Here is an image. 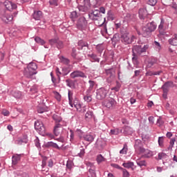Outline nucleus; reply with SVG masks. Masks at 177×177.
<instances>
[{
  "mask_svg": "<svg viewBox=\"0 0 177 177\" xmlns=\"http://www.w3.org/2000/svg\"><path fill=\"white\" fill-rule=\"evenodd\" d=\"M157 25L153 21L148 23L145 26L142 27V35L143 37H147L151 35L153 31H156Z\"/></svg>",
  "mask_w": 177,
  "mask_h": 177,
  "instance_id": "nucleus-1",
  "label": "nucleus"
},
{
  "mask_svg": "<svg viewBox=\"0 0 177 177\" xmlns=\"http://www.w3.org/2000/svg\"><path fill=\"white\" fill-rule=\"evenodd\" d=\"M37 68H38L37 64L34 62L29 63L27 68H26L24 71L25 77H26V78H32V75L37 74V71H35Z\"/></svg>",
  "mask_w": 177,
  "mask_h": 177,
  "instance_id": "nucleus-2",
  "label": "nucleus"
},
{
  "mask_svg": "<svg viewBox=\"0 0 177 177\" xmlns=\"http://www.w3.org/2000/svg\"><path fill=\"white\" fill-rule=\"evenodd\" d=\"M149 49V45H136L133 46L132 52L133 56H140L143 53H146L147 50Z\"/></svg>",
  "mask_w": 177,
  "mask_h": 177,
  "instance_id": "nucleus-3",
  "label": "nucleus"
},
{
  "mask_svg": "<svg viewBox=\"0 0 177 177\" xmlns=\"http://www.w3.org/2000/svg\"><path fill=\"white\" fill-rule=\"evenodd\" d=\"M109 92V89L107 88L101 87L98 88L96 92V99H97V100H103V99H106Z\"/></svg>",
  "mask_w": 177,
  "mask_h": 177,
  "instance_id": "nucleus-4",
  "label": "nucleus"
},
{
  "mask_svg": "<svg viewBox=\"0 0 177 177\" xmlns=\"http://www.w3.org/2000/svg\"><path fill=\"white\" fill-rule=\"evenodd\" d=\"M68 96L71 107H75L76 110H80L81 109V104L78 103V100L73 98V94L71 91H68Z\"/></svg>",
  "mask_w": 177,
  "mask_h": 177,
  "instance_id": "nucleus-5",
  "label": "nucleus"
},
{
  "mask_svg": "<svg viewBox=\"0 0 177 177\" xmlns=\"http://www.w3.org/2000/svg\"><path fill=\"white\" fill-rule=\"evenodd\" d=\"M135 38V36L129 35V33L124 32L121 35V41L124 45H129L131 42H133V39Z\"/></svg>",
  "mask_w": 177,
  "mask_h": 177,
  "instance_id": "nucleus-6",
  "label": "nucleus"
},
{
  "mask_svg": "<svg viewBox=\"0 0 177 177\" xmlns=\"http://www.w3.org/2000/svg\"><path fill=\"white\" fill-rule=\"evenodd\" d=\"M134 148L136 151L138 153V154H143L145 153V151L146 149L143 147V144L142 143V141L140 140H136L135 142Z\"/></svg>",
  "mask_w": 177,
  "mask_h": 177,
  "instance_id": "nucleus-7",
  "label": "nucleus"
},
{
  "mask_svg": "<svg viewBox=\"0 0 177 177\" xmlns=\"http://www.w3.org/2000/svg\"><path fill=\"white\" fill-rule=\"evenodd\" d=\"M88 18L90 20H93L94 21L96 20H100V19H102V14H100V11H99V10H95L88 14Z\"/></svg>",
  "mask_w": 177,
  "mask_h": 177,
  "instance_id": "nucleus-8",
  "label": "nucleus"
},
{
  "mask_svg": "<svg viewBox=\"0 0 177 177\" xmlns=\"http://www.w3.org/2000/svg\"><path fill=\"white\" fill-rule=\"evenodd\" d=\"M35 129L41 134L45 133V131H46L45 126H44V123L39 120H37L35 122Z\"/></svg>",
  "mask_w": 177,
  "mask_h": 177,
  "instance_id": "nucleus-9",
  "label": "nucleus"
},
{
  "mask_svg": "<svg viewBox=\"0 0 177 177\" xmlns=\"http://www.w3.org/2000/svg\"><path fill=\"white\" fill-rule=\"evenodd\" d=\"M71 78H87L86 74L82 71L76 70L71 73Z\"/></svg>",
  "mask_w": 177,
  "mask_h": 177,
  "instance_id": "nucleus-10",
  "label": "nucleus"
},
{
  "mask_svg": "<svg viewBox=\"0 0 177 177\" xmlns=\"http://www.w3.org/2000/svg\"><path fill=\"white\" fill-rule=\"evenodd\" d=\"M169 88H177L176 84H174L172 81L166 82L162 86V89L165 92H169Z\"/></svg>",
  "mask_w": 177,
  "mask_h": 177,
  "instance_id": "nucleus-11",
  "label": "nucleus"
},
{
  "mask_svg": "<svg viewBox=\"0 0 177 177\" xmlns=\"http://www.w3.org/2000/svg\"><path fill=\"white\" fill-rule=\"evenodd\" d=\"M66 125V124L57 123L54 127V135L55 136H59L62 135V132L63 131V128L62 127Z\"/></svg>",
  "mask_w": 177,
  "mask_h": 177,
  "instance_id": "nucleus-12",
  "label": "nucleus"
},
{
  "mask_svg": "<svg viewBox=\"0 0 177 177\" xmlns=\"http://www.w3.org/2000/svg\"><path fill=\"white\" fill-rule=\"evenodd\" d=\"M84 4L83 6H79L80 12H88L91 9V3L89 0H84Z\"/></svg>",
  "mask_w": 177,
  "mask_h": 177,
  "instance_id": "nucleus-13",
  "label": "nucleus"
},
{
  "mask_svg": "<svg viewBox=\"0 0 177 177\" xmlns=\"http://www.w3.org/2000/svg\"><path fill=\"white\" fill-rule=\"evenodd\" d=\"M116 103L117 102L113 98H109L104 102V104L107 107V109H112V107L115 106Z\"/></svg>",
  "mask_w": 177,
  "mask_h": 177,
  "instance_id": "nucleus-14",
  "label": "nucleus"
},
{
  "mask_svg": "<svg viewBox=\"0 0 177 177\" xmlns=\"http://www.w3.org/2000/svg\"><path fill=\"white\" fill-rule=\"evenodd\" d=\"M4 6H6V8L7 10H9L10 12L11 10H13V9H16L17 8V5H16L15 3L12 1H6L4 3Z\"/></svg>",
  "mask_w": 177,
  "mask_h": 177,
  "instance_id": "nucleus-15",
  "label": "nucleus"
},
{
  "mask_svg": "<svg viewBox=\"0 0 177 177\" xmlns=\"http://www.w3.org/2000/svg\"><path fill=\"white\" fill-rule=\"evenodd\" d=\"M122 129V133H123L124 135H132L133 133V129H132L129 126H124Z\"/></svg>",
  "mask_w": 177,
  "mask_h": 177,
  "instance_id": "nucleus-16",
  "label": "nucleus"
},
{
  "mask_svg": "<svg viewBox=\"0 0 177 177\" xmlns=\"http://www.w3.org/2000/svg\"><path fill=\"white\" fill-rule=\"evenodd\" d=\"M1 19L4 23H9V21H12L13 20V17L10 15L4 13L1 15Z\"/></svg>",
  "mask_w": 177,
  "mask_h": 177,
  "instance_id": "nucleus-17",
  "label": "nucleus"
},
{
  "mask_svg": "<svg viewBox=\"0 0 177 177\" xmlns=\"http://www.w3.org/2000/svg\"><path fill=\"white\" fill-rule=\"evenodd\" d=\"M88 24V22L86 21V19L85 17H82L79 19L78 22H77V27L78 28H82L85 27Z\"/></svg>",
  "mask_w": 177,
  "mask_h": 177,
  "instance_id": "nucleus-18",
  "label": "nucleus"
},
{
  "mask_svg": "<svg viewBox=\"0 0 177 177\" xmlns=\"http://www.w3.org/2000/svg\"><path fill=\"white\" fill-rule=\"evenodd\" d=\"M139 17L145 20L147 17V10L146 8H140L138 11Z\"/></svg>",
  "mask_w": 177,
  "mask_h": 177,
  "instance_id": "nucleus-19",
  "label": "nucleus"
},
{
  "mask_svg": "<svg viewBox=\"0 0 177 177\" xmlns=\"http://www.w3.org/2000/svg\"><path fill=\"white\" fill-rule=\"evenodd\" d=\"M135 19H136V15L133 14L127 13L124 16V20L126 21H135Z\"/></svg>",
  "mask_w": 177,
  "mask_h": 177,
  "instance_id": "nucleus-20",
  "label": "nucleus"
},
{
  "mask_svg": "<svg viewBox=\"0 0 177 177\" xmlns=\"http://www.w3.org/2000/svg\"><path fill=\"white\" fill-rule=\"evenodd\" d=\"M78 45V49L80 50L84 49V48H88L89 44H88V42L84 41L83 40H80L77 43Z\"/></svg>",
  "mask_w": 177,
  "mask_h": 177,
  "instance_id": "nucleus-21",
  "label": "nucleus"
},
{
  "mask_svg": "<svg viewBox=\"0 0 177 177\" xmlns=\"http://www.w3.org/2000/svg\"><path fill=\"white\" fill-rule=\"evenodd\" d=\"M20 160H21V154H16L12 156V161L13 165H17V162H19Z\"/></svg>",
  "mask_w": 177,
  "mask_h": 177,
  "instance_id": "nucleus-22",
  "label": "nucleus"
},
{
  "mask_svg": "<svg viewBox=\"0 0 177 177\" xmlns=\"http://www.w3.org/2000/svg\"><path fill=\"white\" fill-rule=\"evenodd\" d=\"M153 151H150L149 149H145L144 153H142V157L144 158H150V157H153Z\"/></svg>",
  "mask_w": 177,
  "mask_h": 177,
  "instance_id": "nucleus-23",
  "label": "nucleus"
},
{
  "mask_svg": "<svg viewBox=\"0 0 177 177\" xmlns=\"http://www.w3.org/2000/svg\"><path fill=\"white\" fill-rule=\"evenodd\" d=\"M53 119L54 121H55V125L56 124H66L63 120H62V118L56 114H54L53 115Z\"/></svg>",
  "mask_w": 177,
  "mask_h": 177,
  "instance_id": "nucleus-24",
  "label": "nucleus"
},
{
  "mask_svg": "<svg viewBox=\"0 0 177 177\" xmlns=\"http://www.w3.org/2000/svg\"><path fill=\"white\" fill-rule=\"evenodd\" d=\"M35 20H40L42 18V12L41 11H35L32 14Z\"/></svg>",
  "mask_w": 177,
  "mask_h": 177,
  "instance_id": "nucleus-25",
  "label": "nucleus"
},
{
  "mask_svg": "<svg viewBox=\"0 0 177 177\" xmlns=\"http://www.w3.org/2000/svg\"><path fill=\"white\" fill-rule=\"evenodd\" d=\"M45 146L46 147H53V149H57L58 150H60L59 145L53 142H48Z\"/></svg>",
  "mask_w": 177,
  "mask_h": 177,
  "instance_id": "nucleus-26",
  "label": "nucleus"
},
{
  "mask_svg": "<svg viewBox=\"0 0 177 177\" xmlns=\"http://www.w3.org/2000/svg\"><path fill=\"white\" fill-rule=\"evenodd\" d=\"M136 164L138 165V167H146L147 165V163L146 162V160H141L140 158H138L136 160Z\"/></svg>",
  "mask_w": 177,
  "mask_h": 177,
  "instance_id": "nucleus-27",
  "label": "nucleus"
},
{
  "mask_svg": "<svg viewBox=\"0 0 177 177\" xmlns=\"http://www.w3.org/2000/svg\"><path fill=\"white\" fill-rule=\"evenodd\" d=\"M84 140H86V142H92L93 140H95V136L92 134H87L84 136Z\"/></svg>",
  "mask_w": 177,
  "mask_h": 177,
  "instance_id": "nucleus-28",
  "label": "nucleus"
},
{
  "mask_svg": "<svg viewBox=\"0 0 177 177\" xmlns=\"http://www.w3.org/2000/svg\"><path fill=\"white\" fill-rule=\"evenodd\" d=\"M105 73L106 75H115V69L113 67L109 69H105Z\"/></svg>",
  "mask_w": 177,
  "mask_h": 177,
  "instance_id": "nucleus-29",
  "label": "nucleus"
},
{
  "mask_svg": "<svg viewBox=\"0 0 177 177\" xmlns=\"http://www.w3.org/2000/svg\"><path fill=\"white\" fill-rule=\"evenodd\" d=\"M122 129L115 128L113 129H111L110 135H119L120 133H122Z\"/></svg>",
  "mask_w": 177,
  "mask_h": 177,
  "instance_id": "nucleus-30",
  "label": "nucleus"
},
{
  "mask_svg": "<svg viewBox=\"0 0 177 177\" xmlns=\"http://www.w3.org/2000/svg\"><path fill=\"white\" fill-rule=\"evenodd\" d=\"M91 118H93V112L92 111H88L85 115V120L89 121Z\"/></svg>",
  "mask_w": 177,
  "mask_h": 177,
  "instance_id": "nucleus-31",
  "label": "nucleus"
},
{
  "mask_svg": "<svg viewBox=\"0 0 177 177\" xmlns=\"http://www.w3.org/2000/svg\"><path fill=\"white\" fill-rule=\"evenodd\" d=\"M122 165L124 168L129 169V168H133L134 163L133 162L128 161L127 162H124Z\"/></svg>",
  "mask_w": 177,
  "mask_h": 177,
  "instance_id": "nucleus-32",
  "label": "nucleus"
},
{
  "mask_svg": "<svg viewBox=\"0 0 177 177\" xmlns=\"http://www.w3.org/2000/svg\"><path fill=\"white\" fill-rule=\"evenodd\" d=\"M169 44L172 45L173 46H176L177 45V38L176 35H174V37L169 39Z\"/></svg>",
  "mask_w": 177,
  "mask_h": 177,
  "instance_id": "nucleus-33",
  "label": "nucleus"
},
{
  "mask_svg": "<svg viewBox=\"0 0 177 177\" xmlns=\"http://www.w3.org/2000/svg\"><path fill=\"white\" fill-rule=\"evenodd\" d=\"M59 38L51 39L48 40V42L51 46H57Z\"/></svg>",
  "mask_w": 177,
  "mask_h": 177,
  "instance_id": "nucleus-34",
  "label": "nucleus"
},
{
  "mask_svg": "<svg viewBox=\"0 0 177 177\" xmlns=\"http://www.w3.org/2000/svg\"><path fill=\"white\" fill-rule=\"evenodd\" d=\"M88 83H89V87L87 90V93H91V92L93 91V86H95V82L92 80H89Z\"/></svg>",
  "mask_w": 177,
  "mask_h": 177,
  "instance_id": "nucleus-35",
  "label": "nucleus"
},
{
  "mask_svg": "<svg viewBox=\"0 0 177 177\" xmlns=\"http://www.w3.org/2000/svg\"><path fill=\"white\" fill-rule=\"evenodd\" d=\"M66 82L67 86H69V88H75V83L74 82V81L71 80H66Z\"/></svg>",
  "mask_w": 177,
  "mask_h": 177,
  "instance_id": "nucleus-36",
  "label": "nucleus"
},
{
  "mask_svg": "<svg viewBox=\"0 0 177 177\" xmlns=\"http://www.w3.org/2000/svg\"><path fill=\"white\" fill-rule=\"evenodd\" d=\"M88 57H91V59H92L93 62H97V63H99V62H100V59L97 57V55H95V54H89L88 55Z\"/></svg>",
  "mask_w": 177,
  "mask_h": 177,
  "instance_id": "nucleus-37",
  "label": "nucleus"
},
{
  "mask_svg": "<svg viewBox=\"0 0 177 177\" xmlns=\"http://www.w3.org/2000/svg\"><path fill=\"white\" fill-rule=\"evenodd\" d=\"M132 62H133V64H134L135 67L136 68H138V67L139 66V61H138L137 55H133Z\"/></svg>",
  "mask_w": 177,
  "mask_h": 177,
  "instance_id": "nucleus-38",
  "label": "nucleus"
},
{
  "mask_svg": "<svg viewBox=\"0 0 177 177\" xmlns=\"http://www.w3.org/2000/svg\"><path fill=\"white\" fill-rule=\"evenodd\" d=\"M104 157H103V156H102V154L97 155V158H96V161L97 162V164H100V162H103V161H104Z\"/></svg>",
  "mask_w": 177,
  "mask_h": 177,
  "instance_id": "nucleus-39",
  "label": "nucleus"
},
{
  "mask_svg": "<svg viewBox=\"0 0 177 177\" xmlns=\"http://www.w3.org/2000/svg\"><path fill=\"white\" fill-rule=\"evenodd\" d=\"M70 71H71L67 67L62 68V76L64 77L65 75H67L69 74Z\"/></svg>",
  "mask_w": 177,
  "mask_h": 177,
  "instance_id": "nucleus-40",
  "label": "nucleus"
},
{
  "mask_svg": "<svg viewBox=\"0 0 177 177\" xmlns=\"http://www.w3.org/2000/svg\"><path fill=\"white\" fill-rule=\"evenodd\" d=\"M60 60H61V63H63L64 64H66V65L70 64V59H68L64 57H62L60 58Z\"/></svg>",
  "mask_w": 177,
  "mask_h": 177,
  "instance_id": "nucleus-41",
  "label": "nucleus"
},
{
  "mask_svg": "<svg viewBox=\"0 0 177 177\" xmlns=\"http://www.w3.org/2000/svg\"><path fill=\"white\" fill-rule=\"evenodd\" d=\"M12 96L16 99H20L21 97V92L20 91H14L12 93Z\"/></svg>",
  "mask_w": 177,
  "mask_h": 177,
  "instance_id": "nucleus-42",
  "label": "nucleus"
},
{
  "mask_svg": "<svg viewBox=\"0 0 177 177\" xmlns=\"http://www.w3.org/2000/svg\"><path fill=\"white\" fill-rule=\"evenodd\" d=\"M35 41L37 44H40V45H45V41L41 39L40 37H35Z\"/></svg>",
  "mask_w": 177,
  "mask_h": 177,
  "instance_id": "nucleus-43",
  "label": "nucleus"
},
{
  "mask_svg": "<svg viewBox=\"0 0 177 177\" xmlns=\"http://www.w3.org/2000/svg\"><path fill=\"white\" fill-rule=\"evenodd\" d=\"M127 151H128V145L127 144L124 145V147L122 150H120V154H127Z\"/></svg>",
  "mask_w": 177,
  "mask_h": 177,
  "instance_id": "nucleus-44",
  "label": "nucleus"
},
{
  "mask_svg": "<svg viewBox=\"0 0 177 177\" xmlns=\"http://www.w3.org/2000/svg\"><path fill=\"white\" fill-rule=\"evenodd\" d=\"M158 142V145H159L160 147H164V137L163 136L159 137Z\"/></svg>",
  "mask_w": 177,
  "mask_h": 177,
  "instance_id": "nucleus-45",
  "label": "nucleus"
},
{
  "mask_svg": "<svg viewBox=\"0 0 177 177\" xmlns=\"http://www.w3.org/2000/svg\"><path fill=\"white\" fill-rule=\"evenodd\" d=\"M56 48H57V49H63V48H64V44H63V41L58 39Z\"/></svg>",
  "mask_w": 177,
  "mask_h": 177,
  "instance_id": "nucleus-46",
  "label": "nucleus"
},
{
  "mask_svg": "<svg viewBox=\"0 0 177 177\" xmlns=\"http://www.w3.org/2000/svg\"><path fill=\"white\" fill-rule=\"evenodd\" d=\"M95 167H93V169H88V173L90 174L91 177L96 176V172L95 171Z\"/></svg>",
  "mask_w": 177,
  "mask_h": 177,
  "instance_id": "nucleus-47",
  "label": "nucleus"
},
{
  "mask_svg": "<svg viewBox=\"0 0 177 177\" xmlns=\"http://www.w3.org/2000/svg\"><path fill=\"white\" fill-rule=\"evenodd\" d=\"M115 78V75H110L107 77L106 82H108V84H111V82L114 81Z\"/></svg>",
  "mask_w": 177,
  "mask_h": 177,
  "instance_id": "nucleus-48",
  "label": "nucleus"
},
{
  "mask_svg": "<svg viewBox=\"0 0 177 177\" xmlns=\"http://www.w3.org/2000/svg\"><path fill=\"white\" fill-rule=\"evenodd\" d=\"M156 63H157V59H151L148 63V67H153Z\"/></svg>",
  "mask_w": 177,
  "mask_h": 177,
  "instance_id": "nucleus-49",
  "label": "nucleus"
},
{
  "mask_svg": "<svg viewBox=\"0 0 177 177\" xmlns=\"http://www.w3.org/2000/svg\"><path fill=\"white\" fill-rule=\"evenodd\" d=\"M168 155L165 153H158V160H162V158H167Z\"/></svg>",
  "mask_w": 177,
  "mask_h": 177,
  "instance_id": "nucleus-50",
  "label": "nucleus"
},
{
  "mask_svg": "<svg viewBox=\"0 0 177 177\" xmlns=\"http://www.w3.org/2000/svg\"><path fill=\"white\" fill-rule=\"evenodd\" d=\"M96 49L97 52H99V53H102V52H103V50H104V47H103V45L99 44L96 46Z\"/></svg>",
  "mask_w": 177,
  "mask_h": 177,
  "instance_id": "nucleus-51",
  "label": "nucleus"
},
{
  "mask_svg": "<svg viewBox=\"0 0 177 177\" xmlns=\"http://www.w3.org/2000/svg\"><path fill=\"white\" fill-rule=\"evenodd\" d=\"M164 24H165V21L162 18L160 19V24L158 26V30H164Z\"/></svg>",
  "mask_w": 177,
  "mask_h": 177,
  "instance_id": "nucleus-52",
  "label": "nucleus"
},
{
  "mask_svg": "<svg viewBox=\"0 0 177 177\" xmlns=\"http://www.w3.org/2000/svg\"><path fill=\"white\" fill-rule=\"evenodd\" d=\"M57 2H58V0H50L49 1V3H50V6H58V3H57Z\"/></svg>",
  "mask_w": 177,
  "mask_h": 177,
  "instance_id": "nucleus-53",
  "label": "nucleus"
},
{
  "mask_svg": "<svg viewBox=\"0 0 177 177\" xmlns=\"http://www.w3.org/2000/svg\"><path fill=\"white\" fill-rule=\"evenodd\" d=\"M120 83L118 82H116V86L115 87L111 88V91H115V92H118L120 91Z\"/></svg>",
  "mask_w": 177,
  "mask_h": 177,
  "instance_id": "nucleus-54",
  "label": "nucleus"
},
{
  "mask_svg": "<svg viewBox=\"0 0 177 177\" xmlns=\"http://www.w3.org/2000/svg\"><path fill=\"white\" fill-rule=\"evenodd\" d=\"M71 56L73 59H77V49L75 48H72Z\"/></svg>",
  "mask_w": 177,
  "mask_h": 177,
  "instance_id": "nucleus-55",
  "label": "nucleus"
},
{
  "mask_svg": "<svg viewBox=\"0 0 177 177\" xmlns=\"http://www.w3.org/2000/svg\"><path fill=\"white\" fill-rule=\"evenodd\" d=\"M86 165L88 169H92L93 168H95V165L91 162H86Z\"/></svg>",
  "mask_w": 177,
  "mask_h": 177,
  "instance_id": "nucleus-56",
  "label": "nucleus"
},
{
  "mask_svg": "<svg viewBox=\"0 0 177 177\" xmlns=\"http://www.w3.org/2000/svg\"><path fill=\"white\" fill-rule=\"evenodd\" d=\"M71 19H77L78 17V15L77 14V11H73L71 13L70 15Z\"/></svg>",
  "mask_w": 177,
  "mask_h": 177,
  "instance_id": "nucleus-57",
  "label": "nucleus"
},
{
  "mask_svg": "<svg viewBox=\"0 0 177 177\" xmlns=\"http://www.w3.org/2000/svg\"><path fill=\"white\" fill-rule=\"evenodd\" d=\"M84 99L85 102H87V103L92 102V96L91 95H86L84 97Z\"/></svg>",
  "mask_w": 177,
  "mask_h": 177,
  "instance_id": "nucleus-58",
  "label": "nucleus"
},
{
  "mask_svg": "<svg viewBox=\"0 0 177 177\" xmlns=\"http://www.w3.org/2000/svg\"><path fill=\"white\" fill-rule=\"evenodd\" d=\"M122 176L123 177H129V172L125 169H122Z\"/></svg>",
  "mask_w": 177,
  "mask_h": 177,
  "instance_id": "nucleus-59",
  "label": "nucleus"
},
{
  "mask_svg": "<svg viewBox=\"0 0 177 177\" xmlns=\"http://www.w3.org/2000/svg\"><path fill=\"white\" fill-rule=\"evenodd\" d=\"M66 168H68V169H71V168H73V161L71 160L67 161Z\"/></svg>",
  "mask_w": 177,
  "mask_h": 177,
  "instance_id": "nucleus-60",
  "label": "nucleus"
},
{
  "mask_svg": "<svg viewBox=\"0 0 177 177\" xmlns=\"http://www.w3.org/2000/svg\"><path fill=\"white\" fill-rule=\"evenodd\" d=\"M147 3L151 6H154L157 3V0H148Z\"/></svg>",
  "mask_w": 177,
  "mask_h": 177,
  "instance_id": "nucleus-61",
  "label": "nucleus"
},
{
  "mask_svg": "<svg viewBox=\"0 0 177 177\" xmlns=\"http://www.w3.org/2000/svg\"><path fill=\"white\" fill-rule=\"evenodd\" d=\"M56 74L58 77V80H60V75H63V72H60V70L59 68H56Z\"/></svg>",
  "mask_w": 177,
  "mask_h": 177,
  "instance_id": "nucleus-62",
  "label": "nucleus"
},
{
  "mask_svg": "<svg viewBox=\"0 0 177 177\" xmlns=\"http://www.w3.org/2000/svg\"><path fill=\"white\" fill-rule=\"evenodd\" d=\"M2 114L5 116V117H9V115L10 114V112H9V111L4 109L2 111Z\"/></svg>",
  "mask_w": 177,
  "mask_h": 177,
  "instance_id": "nucleus-63",
  "label": "nucleus"
},
{
  "mask_svg": "<svg viewBox=\"0 0 177 177\" xmlns=\"http://www.w3.org/2000/svg\"><path fill=\"white\" fill-rule=\"evenodd\" d=\"M18 176H21V177H29L28 176V174L26 172H23V171H21L18 174Z\"/></svg>",
  "mask_w": 177,
  "mask_h": 177,
  "instance_id": "nucleus-64",
  "label": "nucleus"
}]
</instances>
